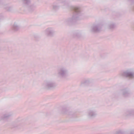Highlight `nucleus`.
<instances>
[{
  "instance_id": "obj_13",
  "label": "nucleus",
  "mask_w": 134,
  "mask_h": 134,
  "mask_svg": "<svg viewBox=\"0 0 134 134\" xmlns=\"http://www.w3.org/2000/svg\"><path fill=\"white\" fill-rule=\"evenodd\" d=\"M19 26L16 23H15L12 27V30L16 31L19 29Z\"/></svg>"
},
{
  "instance_id": "obj_15",
  "label": "nucleus",
  "mask_w": 134,
  "mask_h": 134,
  "mask_svg": "<svg viewBox=\"0 0 134 134\" xmlns=\"http://www.w3.org/2000/svg\"><path fill=\"white\" fill-rule=\"evenodd\" d=\"M56 86V84L55 82H51V90L54 88Z\"/></svg>"
},
{
  "instance_id": "obj_12",
  "label": "nucleus",
  "mask_w": 134,
  "mask_h": 134,
  "mask_svg": "<svg viewBox=\"0 0 134 134\" xmlns=\"http://www.w3.org/2000/svg\"><path fill=\"white\" fill-rule=\"evenodd\" d=\"M60 2L62 3V5L67 6H68L69 2L66 0H59Z\"/></svg>"
},
{
  "instance_id": "obj_20",
  "label": "nucleus",
  "mask_w": 134,
  "mask_h": 134,
  "mask_svg": "<svg viewBox=\"0 0 134 134\" xmlns=\"http://www.w3.org/2000/svg\"><path fill=\"white\" fill-rule=\"evenodd\" d=\"M59 7L56 5H54L53 6V8L55 10H57L58 9Z\"/></svg>"
},
{
  "instance_id": "obj_9",
  "label": "nucleus",
  "mask_w": 134,
  "mask_h": 134,
  "mask_svg": "<svg viewBox=\"0 0 134 134\" xmlns=\"http://www.w3.org/2000/svg\"><path fill=\"white\" fill-rule=\"evenodd\" d=\"M12 115L10 113L5 114L3 115L1 117V119L3 120H5L9 118Z\"/></svg>"
},
{
  "instance_id": "obj_11",
  "label": "nucleus",
  "mask_w": 134,
  "mask_h": 134,
  "mask_svg": "<svg viewBox=\"0 0 134 134\" xmlns=\"http://www.w3.org/2000/svg\"><path fill=\"white\" fill-rule=\"evenodd\" d=\"M116 26V24L113 22H111L109 23L108 25L109 28L111 30L114 29Z\"/></svg>"
},
{
  "instance_id": "obj_16",
  "label": "nucleus",
  "mask_w": 134,
  "mask_h": 134,
  "mask_svg": "<svg viewBox=\"0 0 134 134\" xmlns=\"http://www.w3.org/2000/svg\"><path fill=\"white\" fill-rule=\"evenodd\" d=\"M80 33L79 32H77L74 34V36L75 37H79L80 35Z\"/></svg>"
},
{
  "instance_id": "obj_17",
  "label": "nucleus",
  "mask_w": 134,
  "mask_h": 134,
  "mask_svg": "<svg viewBox=\"0 0 134 134\" xmlns=\"http://www.w3.org/2000/svg\"><path fill=\"white\" fill-rule=\"evenodd\" d=\"M62 110L61 113L63 114L65 113L68 111L66 109L64 108H62Z\"/></svg>"
},
{
  "instance_id": "obj_4",
  "label": "nucleus",
  "mask_w": 134,
  "mask_h": 134,
  "mask_svg": "<svg viewBox=\"0 0 134 134\" xmlns=\"http://www.w3.org/2000/svg\"><path fill=\"white\" fill-rule=\"evenodd\" d=\"M122 75L129 79H134V73L130 70L124 71L122 74Z\"/></svg>"
},
{
  "instance_id": "obj_23",
  "label": "nucleus",
  "mask_w": 134,
  "mask_h": 134,
  "mask_svg": "<svg viewBox=\"0 0 134 134\" xmlns=\"http://www.w3.org/2000/svg\"><path fill=\"white\" fill-rule=\"evenodd\" d=\"M130 134H134V132H132L130 133Z\"/></svg>"
},
{
  "instance_id": "obj_21",
  "label": "nucleus",
  "mask_w": 134,
  "mask_h": 134,
  "mask_svg": "<svg viewBox=\"0 0 134 134\" xmlns=\"http://www.w3.org/2000/svg\"><path fill=\"white\" fill-rule=\"evenodd\" d=\"M68 114L70 116H72L73 115V113L72 112H69Z\"/></svg>"
},
{
  "instance_id": "obj_7",
  "label": "nucleus",
  "mask_w": 134,
  "mask_h": 134,
  "mask_svg": "<svg viewBox=\"0 0 134 134\" xmlns=\"http://www.w3.org/2000/svg\"><path fill=\"white\" fill-rule=\"evenodd\" d=\"M44 88L47 90L49 89L50 88V82L49 80H46L43 84Z\"/></svg>"
},
{
  "instance_id": "obj_5",
  "label": "nucleus",
  "mask_w": 134,
  "mask_h": 134,
  "mask_svg": "<svg viewBox=\"0 0 134 134\" xmlns=\"http://www.w3.org/2000/svg\"><path fill=\"white\" fill-rule=\"evenodd\" d=\"M87 116L89 118L94 117L97 114L96 110L93 108L88 109L87 111Z\"/></svg>"
},
{
  "instance_id": "obj_24",
  "label": "nucleus",
  "mask_w": 134,
  "mask_h": 134,
  "mask_svg": "<svg viewBox=\"0 0 134 134\" xmlns=\"http://www.w3.org/2000/svg\"><path fill=\"white\" fill-rule=\"evenodd\" d=\"M131 1L133 2V1H134V0H130Z\"/></svg>"
},
{
  "instance_id": "obj_18",
  "label": "nucleus",
  "mask_w": 134,
  "mask_h": 134,
  "mask_svg": "<svg viewBox=\"0 0 134 134\" xmlns=\"http://www.w3.org/2000/svg\"><path fill=\"white\" fill-rule=\"evenodd\" d=\"M24 3L26 4H28L30 2V0H23Z\"/></svg>"
},
{
  "instance_id": "obj_10",
  "label": "nucleus",
  "mask_w": 134,
  "mask_h": 134,
  "mask_svg": "<svg viewBox=\"0 0 134 134\" xmlns=\"http://www.w3.org/2000/svg\"><path fill=\"white\" fill-rule=\"evenodd\" d=\"M44 33L46 37H49L50 35V28H49L46 29L44 31Z\"/></svg>"
},
{
  "instance_id": "obj_8",
  "label": "nucleus",
  "mask_w": 134,
  "mask_h": 134,
  "mask_svg": "<svg viewBox=\"0 0 134 134\" xmlns=\"http://www.w3.org/2000/svg\"><path fill=\"white\" fill-rule=\"evenodd\" d=\"M125 115L128 117L134 115V110H130L127 111L125 113Z\"/></svg>"
},
{
  "instance_id": "obj_1",
  "label": "nucleus",
  "mask_w": 134,
  "mask_h": 134,
  "mask_svg": "<svg viewBox=\"0 0 134 134\" xmlns=\"http://www.w3.org/2000/svg\"><path fill=\"white\" fill-rule=\"evenodd\" d=\"M71 9L73 12V15L72 17L65 20V22L67 24L72 23L82 18V14L79 7L72 6L71 7Z\"/></svg>"
},
{
  "instance_id": "obj_6",
  "label": "nucleus",
  "mask_w": 134,
  "mask_h": 134,
  "mask_svg": "<svg viewBox=\"0 0 134 134\" xmlns=\"http://www.w3.org/2000/svg\"><path fill=\"white\" fill-rule=\"evenodd\" d=\"M123 96L124 97H127L130 96L131 93L130 90L127 88H125L121 90Z\"/></svg>"
},
{
  "instance_id": "obj_14",
  "label": "nucleus",
  "mask_w": 134,
  "mask_h": 134,
  "mask_svg": "<svg viewBox=\"0 0 134 134\" xmlns=\"http://www.w3.org/2000/svg\"><path fill=\"white\" fill-rule=\"evenodd\" d=\"M89 83V81L88 80H85L82 81L81 83L82 86H84L87 85Z\"/></svg>"
},
{
  "instance_id": "obj_25",
  "label": "nucleus",
  "mask_w": 134,
  "mask_h": 134,
  "mask_svg": "<svg viewBox=\"0 0 134 134\" xmlns=\"http://www.w3.org/2000/svg\"><path fill=\"white\" fill-rule=\"evenodd\" d=\"M46 115H47V113H46Z\"/></svg>"
},
{
  "instance_id": "obj_19",
  "label": "nucleus",
  "mask_w": 134,
  "mask_h": 134,
  "mask_svg": "<svg viewBox=\"0 0 134 134\" xmlns=\"http://www.w3.org/2000/svg\"><path fill=\"white\" fill-rule=\"evenodd\" d=\"M55 32L53 29H51V36H53L55 34Z\"/></svg>"
},
{
  "instance_id": "obj_3",
  "label": "nucleus",
  "mask_w": 134,
  "mask_h": 134,
  "mask_svg": "<svg viewBox=\"0 0 134 134\" xmlns=\"http://www.w3.org/2000/svg\"><path fill=\"white\" fill-rule=\"evenodd\" d=\"M102 26V24L100 23L94 24L91 27V31L94 32H98L101 30Z\"/></svg>"
},
{
  "instance_id": "obj_22",
  "label": "nucleus",
  "mask_w": 134,
  "mask_h": 134,
  "mask_svg": "<svg viewBox=\"0 0 134 134\" xmlns=\"http://www.w3.org/2000/svg\"><path fill=\"white\" fill-rule=\"evenodd\" d=\"M117 133L118 134H120H120H122V133L121 131H119L117 132Z\"/></svg>"
},
{
  "instance_id": "obj_2",
  "label": "nucleus",
  "mask_w": 134,
  "mask_h": 134,
  "mask_svg": "<svg viewBox=\"0 0 134 134\" xmlns=\"http://www.w3.org/2000/svg\"><path fill=\"white\" fill-rule=\"evenodd\" d=\"M68 70L65 67H59L57 70V77L59 79L66 78L68 76Z\"/></svg>"
}]
</instances>
